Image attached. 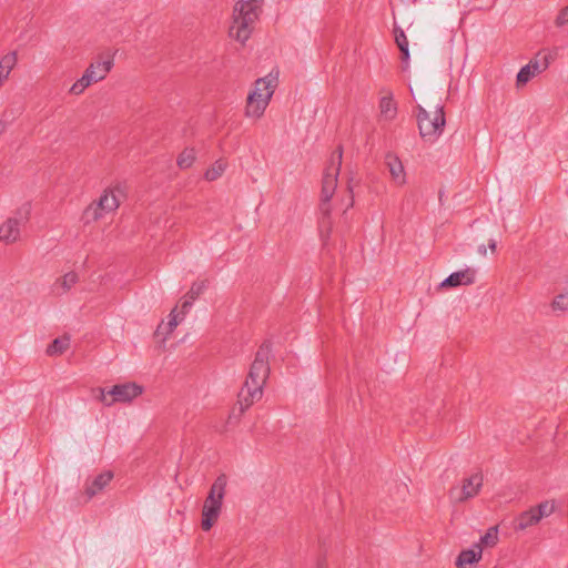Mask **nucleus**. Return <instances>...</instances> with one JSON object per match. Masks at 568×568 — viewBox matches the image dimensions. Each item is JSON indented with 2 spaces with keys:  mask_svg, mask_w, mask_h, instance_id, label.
<instances>
[{
  "mask_svg": "<svg viewBox=\"0 0 568 568\" xmlns=\"http://www.w3.org/2000/svg\"><path fill=\"white\" fill-rule=\"evenodd\" d=\"M263 0H240L233 11V24L230 28V37L245 43L250 38L253 26L262 11Z\"/></svg>",
  "mask_w": 568,
  "mask_h": 568,
  "instance_id": "nucleus-1",
  "label": "nucleus"
},
{
  "mask_svg": "<svg viewBox=\"0 0 568 568\" xmlns=\"http://www.w3.org/2000/svg\"><path fill=\"white\" fill-rule=\"evenodd\" d=\"M278 83V71H271L255 81L254 90L247 95L245 113L247 116L263 115Z\"/></svg>",
  "mask_w": 568,
  "mask_h": 568,
  "instance_id": "nucleus-2",
  "label": "nucleus"
},
{
  "mask_svg": "<svg viewBox=\"0 0 568 568\" xmlns=\"http://www.w3.org/2000/svg\"><path fill=\"white\" fill-rule=\"evenodd\" d=\"M343 158V148L338 145L336 151L332 153L329 164L326 166L323 181H322V192H321V204L320 211L323 215L322 224L327 223L329 225V213L331 205L329 201L335 192L337 185V176L339 174L341 165Z\"/></svg>",
  "mask_w": 568,
  "mask_h": 568,
  "instance_id": "nucleus-3",
  "label": "nucleus"
},
{
  "mask_svg": "<svg viewBox=\"0 0 568 568\" xmlns=\"http://www.w3.org/2000/svg\"><path fill=\"white\" fill-rule=\"evenodd\" d=\"M226 476L220 475L212 484L202 509L201 527L209 531L217 520L225 494Z\"/></svg>",
  "mask_w": 568,
  "mask_h": 568,
  "instance_id": "nucleus-4",
  "label": "nucleus"
},
{
  "mask_svg": "<svg viewBox=\"0 0 568 568\" xmlns=\"http://www.w3.org/2000/svg\"><path fill=\"white\" fill-rule=\"evenodd\" d=\"M417 123L419 135L428 142H434L443 133L446 124L443 105H436L433 116L423 106L417 108Z\"/></svg>",
  "mask_w": 568,
  "mask_h": 568,
  "instance_id": "nucleus-5",
  "label": "nucleus"
},
{
  "mask_svg": "<svg viewBox=\"0 0 568 568\" xmlns=\"http://www.w3.org/2000/svg\"><path fill=\"white\" fill-rule=\"evenodd\" d=\"M271 352V342H263L255 354V358L250 367L244 385H248L250 387L258 386L261 390H263V386L268 378L271 371L268 364Z\"/></svg>",
  "mask_w": 568,
  "mask_h": 568,
  "instance_id": "nucleus-6",
  "label": "nucleus"
},
{
  "mask_svg": "<svg viewBox=\"0 0 568 568\" xmlns=\"http://www.w3.org/2000/svg\"><path fill=\"white\" fill-rule=\"evenodd\" d=\"M120 197H124V189L121 185L105 191L95 204L87 207L84 217L88 222L97 221L102 217L104 213L113 212L120 205Z\"/></svg>",
  "mask_w": 568,
  "mask_h": 568,
  "instance_id": "nucleus-7",
  "label": "nucleus"
},
{
  "mask_svg": "<svg viewBox=\"0 0 568 568\" xmlns=\"http://www.w3.org/2000/svg\"><path fill=\"white\" fill-rule=\"evenodd\" d=\"M31 214V204H22L3 224L0 225V242L6 244L14 243L20 237V226L24 225Z\"/></svg>",
  "mask_w": 568,
  "mask_h": 568,
  "instance_id": "nucleus-8",
  "label": "nucleus"
},
{
  "mask_svg": "<svg viewBox=\"0 0 568 568\" xmlns=\"http://www.w3.org/2000/svg\"><path fill=\"white\" fill-rule=\"evenodd\" d=\"M99 395L95 397L106 406L114 403H128L142 394V387L135 383L118 384L112 386L108 392L104 388L97 389Z\"/></svg>",
  "mask_w": 568,
  "mask_h": 568,
  "instance_id": "nucleus-9",
  "label": "nucleus"
},
{
  "mask_svg": "<svg viewBox=\"0 0 568 568\" xmlns=\"http://www.w3.org/2000/svg\"><path fill=\"white\" fill-rule=\"evenodd\" d=\"M556 53L541 50L534 59L524 65L517 73V85L523 87L527 84L535 75L544 72L555 59Z\"/></svg>",
  "mask_w": 568,
  "mask_h": 568,
  "instance_id": "nucleus-10",
  "label": "nucleus"
},
{
  "mask_svg": "<svg viewBox=\"0 0 568 568\" xmlns=\"http://www.w3.org/2000/svg\"><path fill=\"white\" fill-rule=\"evenodd\" d=\"M263 390L258 386L250 387L243 385L237 397V406H235L229 418L230 420H239L241 416L253 405V403L262 397Z\"/></svg>",
  "mask_w": 568,
  "mask_h": 568,
  "instance_id": "nucleus-11",
  "label": "nucleus"
},
{
  "mask_svg": "<svg viewBox=\"0 0 568 568\" xmlns=\"http://www.w3.org/2000/svg\"><path fill=\"white\" fill-rule=\"evenodd\" d=\"M483 486L481 473H475L463 481L462 488H453L449 491L450 498L456 499L459 503L466 501L469 498L475 497Z\"/></svg>",
  "mask_w": 568,
  "mask_h": 568,
  "instance_id": "nucleus-12",
  "label": "nucleus"
},
{
  "mask_svg": "<svg viewBox=\"0 0 568 568\" xmlns=\"http://www.w3.org/2000/svg\"><path fill=\"white\" fill-rule=\"evenodd\" d=\"M475 276L476 271L474 268L467 267L465 270L452 273L440 283V287L454 288L462 285H470L475 282Z\"/></svg>",
  "mask_w": 568,
  "mask_h": 568,
  "instance_id": "nucleus-13",
  "label": "nucleus"
},
{
  "mask_svg": "<svg viewBox=\"0 0 568 568\" xmlns=\"http://www.w3.org/2000/svg\"><path fill=\"white\" fill-rule=\"evenodd\" d=\"M385 164L387 165L390 176L398 185L405 183V171L402 161L393 153H387L385 156Z\"/></svg>",
  "mask_w": 568,
  "mask_h": 568,
  "instance_id": "nucleus-14",
  "label": "nucleus"
},
{
  "mask_svg": "<svg viewBox=\"0 0 568 568\" xmlns=\"http://www.w3.org/2000/svg\"><path fill=\"white\" fill-rule=\"evenodd\" d=\"M113 473L108 470L101 473L97 477H94L91 481H88L85 485V494L89 498L94 497L97 494L102 491L104 487L112 480Z\"/></svg>",
  "mask_w": 568,
  "mask_h": 568,
  "instance_id": "nucleus-15",
  "label": "nucleus"
},
{
  "mask_svg": "<svg viewBox=\"0 0 568 568\" xmlns=\"http://www.w3.org/2000/svg\"><path fill=\"white\" fill-rule=\"evenodd\" d=\"M481 548L476 546V549H465L457 557L456 565L459 568H468V566L479 561L481 558Z\"/></svg>",
  "mask_w": 568,
  "mask_h": 568,
  "instance_id": "nucleus-16",
  "label": "nucleus"
},
{
  "mask_svg": "<svg viewBox=\"0 0 568 568\" xmlns=\"http://www.w3.org/2000/svg\"><path fill=\"white\" fill-rule=\"evenodd\" d=\"M113 65V58L108 57L103 61H95L87 70H92L91 75L97 78V82L103 80Z\"/></svg>",
  "mask_w": 568,
  "mask_h": 568,
  "instance_id": "nucleus-17",
  "label": "nucleus"
},
{
  "mask_svg": "<svg viewBox=\"0 0 568 568\" xmlns=\"http://www.w3.org/2000/svg\"><path fill=\"white\" fill-rule=\"evenodd\" d=\"M394 34H395V42L400 51L402 61L405 63H408L409 50H408L407 37H406L405 32L403 31V29H400L399 27L394 28Z\"/></svg>",
  "mask_w": 568,
  "mask_h": 568,
  "instance_id": "nucleus-18",
  "label": "nucleus"
},
{
  "mask_svg": "<svg viewBox=\"0 0 568 568\" xmlns=\"http://www.w3.org/2000/svg\"><path fill=\"white\" fill-rule=\"evenodd\" d=\"M538 521L539 520L538 517L536 516L535 508H530L529 510L524 511L519 515V517L517 518L516 528L524 530L530 526L536 525Z\"/></svg>",
  "mask_w": 568,
  "mask_h": 568,
  "instance_id": "nucleus-19",
  "label": "nucleus"
},
{
  "mask_svg": "<svg viewBox=\"0 0 568 568\" xmlns=\"http://www.w3.org/2000/svg\"><path fill=\"white\" fill-rule=\"evenodd\" d=\"M70 346V339L67 336L54 338L47 348V354L55 356L62 354Z\"/></svg>",
  "mask_w": 568,
  "mask_h": 568,
  "instance_id": "nucleus-20",
  "label": "nucleus"
},
{
  "mask_svg": "<svg viewBox=\"0 0 568 568\" xmlns=\"http://www.w3.org/2000/svg\"><path fill=\"white\" fill-rule=\"evenodd\" d=\"M379 109L381 114L387 120H392L396 114V105L390 95L381 99Z\"/></svg>",
  "mask_w": 568,
  "mask_h": 568,
  "instance_id": "nucleus-21",
  "label": "nucleus"
},
{
  "mask_svg": "<svg viewBox=\"0 0 568 568\" xmlns=\"http://www.w3.org/2000/svg\"><path fill=\"white\" fill-rule=\"evenodd\" d=\"M195 161V151L194 149H185L183 150L176 160L178 166L180 169H189L193 162Z\"/></svg>",
  "mask_w": 568,
  "mask_h": 568,
  "instance_id": "nucleus-22",
  "label": "nucleus"
},
{
  "mask_svg": "<svg viewBox=\"0 0 568 568\" xmlns=\"http://www.w3.org/2000/svg\"><path fill=\"white\" fill-rule=\"evenodd\" d=\"M79 281V276L75 272H69L57 281V285L63 288V292H68Z\"/></svg>",
  "mask_w": 568,
  "mask_h": 568,
  "instance_id": "nucleus-23",
  "label": "nucleus"
},
{
  "mask_svg": "<svg viewBox=\"0 0 568 568\" xmlns=\"http://www.w3.org/2000/svg\"><path fill=\"white\" fill-rule=\"evenodd\" d=\"M17 63V54L16 52L7 53L4 57H2L0 61V70L6 73L7 75L10 74V71Z\"/></svg>",
  "mask_w": 568,
  "mask_h": 568,
  "instance_id": "nucleus-24",
  "label": "nucleus"
},
{
  "mask_svg": "<svg viewBox=\"0 0 568 568\" xmlns=\"http://www.w3.org/2000/svg\"><path fill=\"white\" fill-rule=\"evenodd\" d=\"M498 540V529L497 527H490L484 536L480 537V544L493 547L496 545Z\"/></svg>",
  "mask_w": 568,
  "mask_h": 568,
  "instance_id": "nucleus-25",
  "label": "nucleus"
},
{
  "mask_svg": "<svg viewBox=\"0 0 568 568\" xmlns=\"http://www.w3.org/2000/svg\"><path fill=\"white\" fill-rule=\"evenodd\" d=\"M225 170L223 162L217 161L211 169L206 170L204 176L207 181H214L222 175Z\"/></svg>",
  "mask_w": 568,
  "mask_h": 568,
  "instance_id": "nucleus-26",
  "label": "nucleus"
},
{
  "mask_svg": "<svg viewBox=\"0 0 568 568\" xmlns=\"http://www.w3.org/2000/svg\"><path fill=\"white\" fill-rule=\"evenodd\" d=\"M205 286V281L194 282L185 297L190 298L191 301H195L203 293Z\"/></svg>",
  "mask_w": 568,
  "mask_h": 568,
  "instance_id": "nucleus-27",
  "label": "nucleus"
},
{
  "mask_svg": "<svg viewBox=\"0 0 568 568\" xmlns=\"http://www.w3.org/2000/svg\"><path fill=\"white\" fill-rule=\"evenodd\" d=\"M536 516L538 517V520H540L544 517H547L551 515L555 510L554 504L549 501L540 503L536 508Z\"/></svg>",
  "mask_w": 568,
  "mask_h": 568,
  "instance_id": "nucleus-28",
  "label": "nucleus"
},
{
  "mask_svg": "<svg viewBox=\"0 0 568 568\" xmlns=\"http://www.w3.org/2000/svg\"><path fill=\"white\" fill-rule=\"evenodd\" d=\"M551 305L555 311L558 310L562 312L568 310V293L556 296Z\"/></svg>",
  "mask_w": 568,
  "mask_h": 568,
  "instance_id": "nucleus-29",
  "label": "nucleus"
},
{
  "mask_svg": "<svg viewBox=\"0 0 568 568\" xmlns=\"http://www.w3.org/2000/svg\"><path fill=\"white\" fill-rule=\"evenodd\" d=\"M555 23L559 28L568 24V6L562 8L559 11V13H558V16H557V18L555 20Z\"/></svg>",
  "mask_w": 568,
  "mask_h": 568,
  "instance_id": "nucleus-30",
  "label": "nucleus"
},
{
  "mask_svg": "<svg viewBox=\"0 0 568 568\" xmlns=\"http://www.w3.org/2000/svg\"><path fill=\"white\" fill-rule=\"evenodd\" d=\"M92 70H85L82 78L77 82L82 83L83 89L88 88L90 84L97 82V78L91 75Z\"/></svg>",
  "mask_w": 568,
  "mask_h": 568,
  "instance_id": "nucleus-31",
  "label": "nucleus"
},
{
  "mask_svg": "<svg viewBox=\"0 0 568 568\" xmlns=\"http://www.w3.org/2000/svg\"><path fill=\"white\" fill-rule=\"evenodd\" d=\"M170 317L171 318L168 323V326H169L170 331H173L178 326V324L182 320V317L179 318V314L175 313V308L171 312Z\"/></svg>",
  "mask_w": 568,
  "mask_h": 568,
  "instance_id": "nucleus-32",
  "label": "nucleus"
},
{
  "mask_svg": "<svg viewBox=\"0 0 568 568\" xmlns=\"http://www.w3.org/2000/svg\"><path fill=\"white\" fill-rule=\"evenodd\" d=\"M83 91H84L83 85H82V83H79V82L73 83V85L70 89V92L75 95L81 94Z\"/></svg>",
  "mask_w": 568,
  "mask_h": 568,
  "instance_id": "nucleus-33",
  "label": "nucleus"
},
{
  "mask_svg": "<svg viewBox=\"0 0 568 568\" xmlns=\"http://www.w3.org/2000/svg\"><path fill=\"white\" fill-rule=\"evenodd\" d=\"M192 303H193V301L185 297L184 302L181 305V314L182 315H184L190 310V307L192 306Z\"/></svg>",
  "mask_w": 568,
  "mask_h": 568,
  "instance_id": "nucleus-34",
  "label": "nucleus"
},
{
  "mask_svg": "<svg viewBox=\"0 0 568 568\" xmlns=\"http://www.w3.org/2000/svg\"><path fill=\"white\" fill-rule=\"evenodd\" d=\"M488 246L491 250V252H495L496 251V241L489 240Z\"/></svg>",
  "mask_w": 568,
  "mask_h": 568,
  "instance_id": "nucleus-35",
  "label": "nucleus"
},
{
  "mask_svg": "<svg viewBox=\"0 0 568 568\" xmlns=\"http://www.w3.org/2000/svg\"><path fill=\"white\" fill-rule=\"evenodd\" d=\"M486 246L484 244L479 245L478 246V253L481 254V255H486Z\"/></svg>",
  "mask_w": 568,
  "mask_h": 568,
  "instance_id": "nucleus-36",
  "label": "nucleus"
},
{
  "mask_svg": "<svg viewBox=\"0 0 568 568\" xmlns=\"http://www.w3.org/2000/svg\"><path fill=\"white\" fill-rule=\"evenodd\" d=\"M317 568H326V561L325 559H320L317 561Z\"/></svg>",
  "mask_w": 568,
  "mask_h": 568,
  "instance_id": "nucleus-37",
  "label": "nucleus"
},
{
  "mask_svg": "<svg viewBox=\"0 0 568 568\" xmlns=\"http://www.w3.org/2000/svg\"><path fill=\"white\" fill-rule=\"evenodd\" d=\"M9 75H7L6 73H3L1 70H0V85L2 84V82L8 78Z\"/></svg>",
  "mask_w": 568,
  "mask_h": 568,
  "instance_id": "nucleus-38",
  "label": "nucleus"
},
{
  "mask_svg": "<svg viewBox=\"0 0 568 568\" xmlns=\"http://www.w3.org/2000/svg\"><path fill=\"white\" fill-rule=\"evenodd\" d=\"M4 123L3 122H0V133L4 130Z\"/></svg>",
  "mask_w": 568,
  "mask_h": 568,
  "instance_id": "nucleus-39",
  "label": "nucleus"
},
{
  "mask_svg": "<svg viewBox=\"0 0 568 568\" xmlns=\"http://www.w3.org/2000/svg\"><path fill=\"white\" fill-rule=\"evenodd\" d=\"M348 206H353V196L351 197V202H349Z\"/></svg>",
  "mask_w": 568,
  "mask_h": 568,
  "instance_id": "nucleus-40",
  "label": "nucleus"
}]
</instances>
